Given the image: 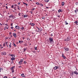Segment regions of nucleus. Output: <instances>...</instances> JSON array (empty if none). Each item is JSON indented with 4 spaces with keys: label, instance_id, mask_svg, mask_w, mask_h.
Listing matches in <instances>:
<instances>
[{
    "label": "nucleus",
    "instance_id": "f257e3e1",
    "mask_svg": "<svg viewBox=\"0 0 78 78\" xmlns=\"http://www.w3.org/2000/svg\"><path fill=\"white\" fill-rule=\"evenodd\" d=\"M49 40L50 41V43H51V42H53V38L51 37H50L49 38Z\"/></svg>",
    "mask_w": 78,
    "mask_h": 78
},
{
    "label": "nucleus",
    "instance_id": "f03ea898",
    "mask_svg": "<svg viewBox=\"0 0 78 78\" xmlns=\"http://www.w3.org/2000/svg\"><path fill=\"white\" fill-rule=\"evenodd\" d=\"M64 49L65 51H69V49L67 48H65Z\"/></svg>",
    "mask_w": 78,
    "mask_h": 78
},
{
    "label": "nucleus",
    "instance_id": "7ed1b4c3",
    "mask_svg": "<svg viewBox=\"0 0 78 78\" xmlns=\"http://www.w3.org/2000/svg\"><path fill=\"white\" fill-rule=\"evenodd\" d=\"M1 54L2 55H6V52H2Z\"/></svg>",
    "mask_w": 78,
    "mask_h": 78
},
{
    "label": "nucleus",
    "instance_id": "20e7f679",
    "mask_svg": "<svg viewBox=\"0 0 78 78\" xmlns=\"http://www.w3.org/2000/svg\"><path fill=\"white\" fill-rule=\"evenodd\" d=\"M53 69L54 70H56V69H59V67H58L57 66H55L53 68Z\"/></svg>",
    "mask_w": 78,
    "mask_h": 78
},
{
    "label": "nucleus",
    "instance_id": "39448f33",
    "mask_svg": "<svg viewBox=\"0 0 78 78\" xmlns=\"http://www.w3.org/2000/svg\"><path fill=\"white\" fill-rule=\"evenodd\" d=\"M16 28V29H18V30H20V28L19 26H16L15 27Z\"/></svg>",
    "mask_w": 78,
    "mask_h": 78
},
{
    "label": "nucleus",
    "instance_id": "423d86ee",
    "mask_svg": "<svg viewBox=\"0 0 78 78\" xmlns=\"http://www.w3.org/2000/svg\"><path fill=\"white\" fill-rule=\"evenodd\" d=\"M67 41H69L70 40V37H67Z\"/></svg>",
    "mask_w": 78,
    "mask_h": 78
},
{
    "label": "nucleus",
    "instance_id": "0eeeda50",
    "mask_svg": "<svg viewBox=\"0 0 78 78\" xmlns=\"http://www.w3.org/2000/svg\"><path fill=\"white\" fill-rule=\"evenodd\" d=\"M15 59H16V58L14 57H12V58H11V59L12 61H13L14 60H15Z\"/></svg>",
    "mask_w": 78,
    "mask_h": 78
},
{
    "label": "nucleus",
    "instance_id": "6e6552de",
    "mask_svg": "<svg viewBox=\"0 0 78 78\" xmlns=\"http://www.w3.org/2000/svg\"><path fill=\"white\" fill-rule=\"evenodd\" d=\"M13 36L15 37H16L17 36H16V34L13 33Z\"/></svg>",
    "mask_w": 78,
    "mask_h": 78
},
{
    "label": "nucleus",
    "instance_id": "1a4fd4ad",
    "mask_svg": "<svg viewBox=\"0 0 78 78\" xmlns=\"http://www.w3.org/2000/svg\"><path fill=\"white\" fill-rule=\"evenodd\" d=\"M30 25H31L32 27H33V26H34V23H30Z\"/></svg>",
    "mask_w": 78,
    "mask_h": 78
},
{
    "label": "nucleus",
    "instance_id": "9d476101",
    "mask_svg": "<svg viewBox=\"0 0 78 78\" xmlns=\"http://www.w3.org/2000/svg\"><path fill=\"white\" fill-rule=\"evenodd\" d=\"M21 76H22V77H25V75H24L23 74H21Z\"/></svg>",
    "mask_w": 78,
    "mask_h": 78
},
{
    "label": "nucleus",
    "instance_id": "9b49d317",
    "mask_svg": "<svg viewBox=\"0 0 78 78\" xmlns=\"http://www.w3.org/2000/svg\"><path fill=\"white\" fill-rule=\"evenodd\" d=\"M74 73L75 74H76V75H78V73H77V72L76 71H75L74 72Z\"/></svg>",
    "mask_w": 78,
    "mask_h": 78
},
{
    "label": "nucleus",
    "instance_id": "f8f14e48",
    "mask_svg": "<svg viewBox=\"0 0 78 78\" xmlns=\"http://www.w3.org/2000/svg\"><path fill=\"white\" fill-rule=\"evenodd\" d=\"M23 41H19V43H20V44H22V43H23Z\"/></svg>",
    "mask_w": 78,
    "mask_h": 78
},
{
    "label": "nucleus",
    "instance_id": "ddd939ff",
    "mask_svg": "<svg viewBox=\"0 0 78 78\" xmlns=\"http://www.w3.org/2000/svg\"><path fill=\"white\" fill-rule=\"evenodd\" d=\"M39 32H41V31H42V29H39Z\"/></svg>",
    "mask_w": 78,
    "mask_h": 78
},
{
    "label": "nucleus",
    "instance_id": "4468645a",
    "mask_svg": "<svg viewBox=\"0 0 78 78\" xmlns=\"http://www.w3.org/2000/svg\"><path fill=\"white\" fill-rule=\"evenodd\" d=\"M11 43H10V44L9 45V48H11Z\"/></svg>",
    "mask_w": 78,
    "mask_h": 78
},
{
    "label": "nucleus",
    "instance_id": "2eb2a0df",
    "mask_svg": "<svg viewBox=\"0 0 78 78\" xmlns=\"http://www.w3.org/2000/svg\"><path fill=\"white\" fill-rule=\"evenodd\" d=\"M11 70L12 71V73H13L14 72V69H11Z\"/></svg>",
    "mask_w": 78,
    "mask_h": 78
},
{
    "label": "nucleus",
    "instance_id": "dca6fc26",
    "mask_svg": "<svg viewBox=\"0 0 78 78\" xmlns=\"http://www.w3.org/2000/svg\"><path fill=\"white\" fill-rule=\"evenodd\" d=\"M12 17H13L12 15H10V16H9V18H12Z\"/></svg>",
    "mask_w": 78,
    "mask_h": 78
},
{
    "label": "nucleus",
    "instance_id": "f3484780",
    "mask_svg": "<svg viewBox=\"0 0 78 78\" xmlns=\"http://www.w3.org/2000/svg\"><path fill=\"white\" fill-rule=\"evenodd\" d=\"M1 70H3V69L2 68H0V73L1 72Z\"/></svg>",
    "mask_w": 78,
    "mask_h": 78
},
{
    "label": "nucleus",
    "instance_id": "a211bd4d",
    "mask_svg": "<svg viewBox=\"0 0 78 78\" xmlns=\"http://www.w3.org/2000/svg\"><path fill=\"white\" fill-rule=\"evenodd\" d=\"M75 12H78V9H77L75 10Z\"/></svg>",
    "mask_w": 78,
    "mask_h": 78
},
{
    "label": "nucleus",
    "instance_id": "6ab92c4d",
    "mask_svg": "<svg viewBox=\"0 0 78 78\" xmlns=\"http://www.w3.org/2000/svg\"><path fill=\"white\" fill-rule=\"evenodd\" d=\"M36 4L37 5H40V3H39V2H37L36 3Z\"/></svg>",
    "mask_w": 78,
    "mask_h": 78
},
{
    "label": "nucleus",
    "instance_id": "aec40b11",
    "mask_svg": "<svg viewBox=\"0 0 78 78\" xmlns=\"http://www.w3.org/2000/svg\"><path fill=\"white\" fill-rule=\"evenodd\" d=\"M75 23H76V25H78V22L77 21H75L74 22Z\"/></svg>",
    "mask_w": 78,
    "mask_h": 78
},
{
    "label": "nucleus",
    "instance_id": "412c9836",
    "mask_svg": "<svg viewBox=\"0 0 78 78\" xmlns=\"http://www.w3.org/2000/svg\"><path fill=\"white\" fill-rule=\"evenodd\" d=\"M15 67V66H13L12 67H11V69H14Z\"/></svg>",
    "mask_w": 78,
    "mask_h": 78
},
{
    "label": "nucleus",
    "instance_id": "4be33fe9",
    "mask_svg": "<svg viewBox=\"0 0 78 78\" xmlns=\"http://www.w3.org/2000/svg\"><path fill=\"white\" fill-rule=\"evenodd\" d=\"M62 6H64V2H62Z\"/></svg>",
    "mask_w": 78,
    "mask_h": 78
},
{
    "label": "nucleus",
    "instance_id": "5701e85b",
    "mask_svg": "<svg viewBox=\"0 0 78 78\" xmlns=\"http://www.w3.org/2000/svg\"><path fill=\"white\" fill-rule=\"evenodd\" d=\"M19 64H22V62H21L20 61L19 62Z\"/></svg>",
    "mask_w": 78,
    "mask_h": 78
},
{
    "label": "nucleus",
    "instance_id": "b1692460",
    "mask_svg": "<svg viewBox=\"0 0 78 78\" xmlns=\"http://www.w3.org/2000/svg\"><path fill=\"white\" fill-rule=\"evenodd\" d=\"M62 57H63V58H64V59H66V56H65L64 55H63H63H62Z\"/></svg>",
    "mask_w": 78,
    "mask_h": 78
},
{
    "label": "nucleus",
    "instance_id": "393cba45",
    "mask_svg": "<svg viewBox=\"0 0 78 78\" xmlns=\"http://www.w3.org/2000/svg\"><path fill=\"white\" fill-rule=\"evenodd\" d=\"M65 23H66V25H68V23L67 22V21H65Z\"/></svg>",
    "mask_w": 78,
    "mask_h": 78
},
{
    "label": "nucleus",
    "instance_id": "a878e982",
    "mask_svg": "<svg viewBox=\"0 0 78 78\" xmlns=\"http://www.w3.org/2000/svg\"><path fill=\"white\" fill-rule=\"evenodd\" d=\"M23 4H24V5H27V6H28V4L25 3V2H23Z\"/></svg>",
    "mask_w": 78,
    "mask_h": 78
},
{
    "label": "nucleus",
    "instance_id": "bb28decb",
    "mask_svg": "<svg viewBox=\"0 0 78 78\" xmlns=\"http://www.w3.org/2000/svg\"><path fill=\"white\" fill-rule=\"evenodd\" d=\"M45 1V2H49V0H46Z\"/></svg>",
    "mask_w": 78,
    "mask_h": 78
},
{
    "label": "nucleus",
    "instance_id": "cd10ccee",
    "mask_svg": "<svg viewBox=\"0 0 78 78\" xmlns=\"http://www.w3.org/2000/svg\"><path fill=\"white\" fill-rule=\"evenodd\" d=\"M41 6H43V4H40V5Z\"/></svg>",
    "mask_w": 78,
    "mask_h": 78
},
{
    "label": "nucleus",
    "instance_id": "c85d7f7f",
    "mask_svg": "<svg viewBox=\"0 0 78 78\" xmlns=\"http://www.w3.org/2000/svg\"><path fill=\"white\" fill-rule=\"evenodd\" d=\"M12 57H15V55H12Z\"/></svg>",
    "mask_w": 78,
    "mask_h": 78
},
{
    "label": "nucleus",
    "instance_id": "c756f323",
    "mask_svg": "<svg viewBox=\"0 0 78 78\" xmlns=\"http://www.w3.org/2000/svg\"><path fill=\"white\" fill-rule=\"evenodd\" d=\"M27 41H30V39L29 38H27Z\"/></svg>",
    "mask_w": 78,
    "mask_h": 78
},
{
    "label": "nucleus",
    "instance_id": "7c9ffc66",
    "mask_svg": "<svg viewBox=\"0 0 78 78\" xmlns=\"http://www.w3.org/2000/svg\"><path fill=\"white\" fill-rule=\"evenodd\" d=\"M36 31H37V32H38L39 31V30H38L37 29L36 30Z\"/></svg>",
    "mask_w": 78,
    "mask_h": 78
},
{
    "label": "nucleus",
    "instance_id": "2f4dec72",
    "mask_svg": "<svg viewBox=\"0 0 78 78\" xmlns=\"http://www.w3.org/2000/svg\"><path fill=\"white\" fill-rule=\"evenodd\" d=\"M23 59H21V61H20V62H23Z\"/></svg>",
    "mask_w": 78,
    "mask_h": 78
},
{
    "label": "nucleus",
    "instance_id": "473e14b6",
    "mask_svg": "<svg viewBox=\"0 0 78 78\" xmlns=\"http://www.w3.org/2000/svg\"><path fill=\"white\" fill-rule=\"evenodd\" d=\"M23 63H24V64H26V63H27V62H26V61H24L23 62Z\"/></svg>",
    "mask_w": 78,
    "mask_h": 78
},
{
    "label": "nucleus",
    "instance_id": "72a5a7b5",
    "mask_svg": "<svg viewBox=\"0 0 78 78\" xmlns=\"http://www.w3.org/2000/svg\"><path fill=\"white\" fill-rule=\"evenodd\" d=\"M24 17H27V15H25L24 16Z\"/></svg>",
    "mask_w": 78,
    "mask_h": 78
},
{
    "label": "nucleus",
    "instance_id": "f704fd0d",
    "mask_svg": "<svg viewBox=\"0 0 78 78\" xmlns=\"http://www.w3.org/2000/svg\"><path fill=\"white\" fill-rule=\"evenodd\" d=\"M3 46H4V47H5V43H4L3 44Z\"/></svg>",
    "mask_w": 78,
    "mask_h": 78
},
{
    "label": "nucleus",
    "instance_id": "c9c22d12",
    "mask_svg": "<svg viewBox=\"0 0 78 78\" xmlns=\"http://www.w3.org/2000/svg\"><path fill=\"white\" fill-rule=\"evenodd\" d=\"M35 50H37V47L35 48Z\"/></svg>",
    "mask_w": 78,
    "mask_h": 78
},
{
    "label": "nucleus",
    "instance_id": "e433bc0d",
    "mask_svg": "<svg viewBox=\"0 0 78 78\" xmlns=\"http://www.w3.org/2000/svg\"><path fill=\"white\" fill-rule=\"evenodd\" d=\"M78 4V2H76V5H77Z\"/></svg>",
    "mask_w": 78,
    "mask_h": 78
},
{
    "label": "nucleus",
    "instance_id": "4c0bfd02",
    "mask_svg": "<svg viewBox=\"0 0 78 78\" xmlns=\"http://www.w3.org/2000/svg\"><path fill=\"white\" fill-rule=\"evenodd\" d=\"M9 56H12V54H9Z\"/></svg>",
    "mask_w": 78,
    "mask_h": 78
},
{
    "label": "nucleus",
    "instance_id": "58836bf2",
    "mask_svg": "<svg viewBox=\"0 0 78 78\" xmlns=\"http://www.w3.org/2000/svg\"><path fill=\"white\" fill-rule=\"evenodd\" d=\"M60 12H62V9L60 10Z\"/></svg>",
    "mask_w": 78,
    "mask_h": 78
},
{
    "label": "nucleus",
    "instance_id": "ea45409f",
    "mask_svg": "<svg viewBox=\"0 0 78 78\" xmlns=\"http://www.w3.org/2000/svg\"><path fill=\"white\" fill-rule=\"evenodd\" d=\"M26 51V49L25 48H24L23 51Z\"/></svg>",
    "mask_w": 78,
    "mask_h": 78
},
{
    "label": "nucleus",
    "instance_id": "a19ab883",
    "mask_svg": "<svg viewBox=\"0 0 78 78\" xmlns=\"http://www.w3.org/2000/svg\"><path fill=\"white\" fill-rule=\"evenodd\" d=\"M24 28H23V27H22L21 28V30H23Z\"/></svg>",
    "mask_w": 78,
    "mask_h": 78
},
{
    "label": "nucleus",
    "instance_id": "79ce46f5",
    "mask_svg": "<svg viewBox=\"0 0 78 78\" xmlns=\"http://www.w3.org/2000/svg\"><path fill=\"white\" fill-rule=\"evenodd\" d=\"M14 47H16V45L15 44H14Z\"/></svg>",
    "mask_w": 78,
    "mask_h": 78
},
{
    "label": "nucleus",
    "instance_id": "37998d69",
    "mask_svg": "<svg viewBox=\"0 0 78 78\" xmlns=\"http://www.w3.org/2000/svg\"><path fill=\"white\" fill-rule=\"evenodd\" d=\"M65 41H67V39H65Z\"/></svg>",
    "mask_w": 78,
    "mask_h": 78
},
{
    "label": "nucleus",
    "instance_id": "c03bdc74",
    "mask_svg": "<svg viewBox=\"0 0 78 78\" xmlns=\"http://www.w3.org/2000/svg\"><path fill=\"white\" fill-rule=\"evenodd\" d=\"M11 7H12V8H14V6L13 5H12L11 6Z\"/></svg>",
    "mask_w": 78,
    "mask_h": 78
},
{
    "label": "nucleus",
    "instance_id": "a18cd8bd",
    "mask_svg": "<svg viewBox=\"0 0 78 78\" xmlns=\"http://www.w3.org/2000/svg\"><path fill=\"white\" fill-rule=\"evenodd\" d=\"M11 63H12H12H14V62L12 61Z\"/></svg>",
    "mask_w": 78,
    "mask_h": 78
},
{
    "label": "nucleus",
    "instance_id": "49530a36",
    "mask_svg": "<svg viewBox=\"0 0 78 78\" xmlns=\"http://www.w3.org/2000/svg\"><path fill=\"white\" fill-rule=\"evenodd\" d=\"M3 78H8V77L6 76H4V77Z\"/></svg>",
    "mask_w": 78,
    "mask_h": 78
},
{
    "label": "nucleus",
    "instance_id": "de8ad7c7",
    "mask_svg": "<svg viewBox=\"0 0 78 78\" xmlns=\"http://www.w3.org/2000/svg\"><path fill=\"white\" fill-rule=\"evenodd\" d=\"M12 19H15V17L14 16H12Z\"/></svg>",
    "mask_w": 78,
    "mask_h": 78
},
{
    "label": "nucleus",
    "instance_id": "09e8293b",
    "mask_svg": "<svg viewBox=\"0 0 78 78\" xmlns=\"http://www.w3.org/2000/svg\"><path fill=\"white\" fill-rule=\"evenodd\" d=\"M18 15L20 16V13H19L18 14Z\"/></svg>",
    "mask_w": 78,
    "mask_h": 78
},
{
    "label": "nucleus",
    "instance_id": "8fccbe9b",
    "mask_svg": "<svg viewBox=\"0 0 78 78\" xmlns=\"http://www.w3.org/2000/svg\"><path fill=\"white\" fill-rule=\"evenodd\" d=\"M6 45H8V42H5Z\"/></svg>",
    "mask_w": 78,
    "mask_h": 78
},
{
    "label": "nucleus",
    "instance_id": "3c124183",
    "mask_svg": "<svg viewBox=\"0 0 78 78\" xmlns=\"http://www.w3.org/2000/svg\"><path fill=\"white\" fill-rule=\"evenodd\" d=\"M13 24V23H12L11 24V26H12V25Z\"/></svg>",
    "mask_w": 78,
    "mask_h": 78
},
{
    "label": "nucleus",
    "instance_id": "603ef678",
    "mask_svg": "<svg viewBox=\"0 0 78 78\" xmlns=\"http://www.w3.org/2000/svg\"><path fill=\"white\" fill-rule=\"evenodd\" d=\"M35 9V8H34L32 9V10H34Z\"/></svg>",
    "mask_w": 78,
    "mask_h": 78
},
{
    "label": "nucleus",
    "instance_id": "864d4df0",
    "mask_svg": "<svg viewBox=\"0 0 78 78\" xmlns=\"http://www.w3.org/2000/svg\"><path fill=\"white\" fill-rule=\"evenodd\" d=\"M6 9H8V7L7 6H6Z\"/></svg>",
    "mask_w": 78,
    "mask_h": 78
},
{
    "label": "nucleus",
    "instance_id": "5fc2aeb1",
    "mask_svg": "<svg viewBox=\"0 0 78 78\" xmlns=\"http://www.w3.org/2000/svg\"><path fill=\"white\" fill-rule=\"evenodd\" d=\"M19 68H20V67H22V66H20L19 67Z\"/></svg>",
    "mask_w": 78,
    "mask_h": 78
},
{
    "label": "nucleus",
    "instance_id": "6e6d98bb",
    "mask_svg": "<svg viewBox=\"0 0 78 78\" xmlns=\"http://www.w3.org/2000/svg\"><path fill=\"white\" fill-rule=\"evenodd\" d=\"M13 28V27H11V29H12Z\"/></svg>",
    "mask_w": 78,
    "mask_h": 78
},
{
    "label": "nucleus",
    "instance_id": "4d7b16f0",
    "mask_svg": "<svg viewBox=\"0 0 78 78\" xmlns=\"http://www.w3.org/2000/svg\"><path fill=\"white\" fill-rule=\"evenodd\" d=\"M60 10H59L58 11V12H60Z\"/></svg>",
    "mask_w": 78,
    "mask_h": 78
},
{
    "label": "nucleus",
    "instance_id": "13d9d810",
    "mask_svg": "<svg viewBox=\"0 0 78 78\" xmlns=\"http://www.w3.org/2000/svg\"><path fill=\"white\" fill-rule=\"evenodd\" d=\"M0 25L2 26V24H1V23H0Z\"/></svg>",
    "mask_w": 78,
    "mask_h": 78
},
{
    "label": "nucleus",
    "instance_id": "bf43d9fd",
    "mask_svg": "<svg viewBox=\"0 0 78 78\" xmlns=\"http://www.w3.org/2000/svg\"><path fill=\"white\" fill-rule=\"evenodd\" d=\"M46 8H47V9H48V7H46Z\"/></svg>",
    "mask_w": 78,
    "mask_h": 78
},
{
    "label": "nucleus",
    "instance_id": "052dcab7",
    "mask_svg": "<svg viewBox=\"0 0 78 78\" xmlns=\"http://www.w3.org/2000/svg\"><path fill=\"white\" fill-rule=\"evenodd\" d=\"M18 9H20V8H19V7H18Z\"/></svg>",
    "mask_w": 78,
    "mask_h": 78
},
{
    "label": "nucleus",
    "instance_id": "680f3d73",
    "mask_svg": "<svg viewBox=\"0 0 78 78\" xmlns=\"http://www.w3.org/2000/svg\"><path fill=\"white\" fill-rule=\"evenodd\" d=\"M9 34H11V32H9Z\"/></svg>",
    "mask_w": 78,
    "mask_h": 78
},
{
    "label": "nucleus",
    "instance_id": "e2e57ef3",
    "mask_svg": "<svg viewBox=\"0 0 78 78\" xmlns=\"http://www.w3.org/2000/svg\"><path fill=\"white\" fill-rule=\"evenodd\" d=\"M58 17H60V16H58Z\"/></svg>",
    "mask_w": 78,
    "mask_h": 78
},
{
    "label": "nucleus",
    "instance_id": "0e129e2a",
    "mask_svg": "<svg viewBox=\"0 0 78 78\" xmlns=\"http://www.w3.org/2000/svg\"><path fill=\"white\" fill-rule=\"evenodd\" d=\"M32 11H31V14H33V13L32 12Z\"/></svg>",
    "mask_w": 78,
    "mask_h": 78
},
{
    "label": "nucleus",
    "instance_id": "69168bd1",
    "mask_svg": "<svg viewBox=\"0 0 78 78\" xmlns=\"http://www.w3.org/2000/svg\"><path fill=\"white\" fill-rule=\"evenodd\" d=\"M3 48V47H1V48Z\"/></svg>",
    "mask_w": 78,
    "mask_h": 78
},
{
    "label": "nucleus",
    "instance_id": "338daca9",
    "mask_svg": "<svg viewBox=\"0 0 78 78\" xmlns=\"http://www.w3.org/2000/svg\"><path fill=\"white\" fill-rule=\"evenodd\" d=\"M10 37H12V35H11V36H10Z\"/></svg>",
    "mask_w": 78,
    "mask_h": 78
},
{
    "label": "nucleus",
    "instance_id": "774afa93",
    "mask_svg": "<svg viewBox=\"0 0 78 78\" xmlns=\"http://www.w3.org/2000/svg\"><path fill=\"white\" fill-rule=\"evenodd\" d=\"M18 5H20V2H19V3H18Z\"/></svg>",
    "mask_w": 78,
    "mask_h": 78
}]
</instances>
